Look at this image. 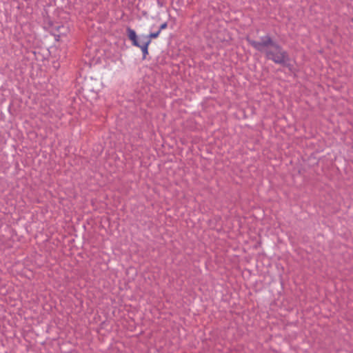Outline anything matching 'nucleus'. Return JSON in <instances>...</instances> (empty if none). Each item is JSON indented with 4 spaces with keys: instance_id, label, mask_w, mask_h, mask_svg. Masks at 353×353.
Wrapping results in <instances>:
<instances>
[{
    "instance_id": "1",
    "label": "nucleus",
    "mask_w": 353,
    "mask_h": 353,
    "mask_svg": "<svg viewBox=\"0 0 353 353\" xmlns=\"http://www.w3.org/2000/svg\"><path fill=\"white\" fill-rule=\"evenodd\" d=\"M248 41L254 49L263 53L266 59L272 60L275 63L285 65L290 60L287 52L268 35L261 37L259 41L252 39Z\"/></svg>"
},
{
    "instance_id": "2",
    "label": "nucleus",
    "mask_w": 353,
    "mask_h": 353,
    "mask_svg": "<svg viewBox=\"0 0 353 353\" xmlns=\"http://www.w3.org/2000/svg\"><path fill=\"white\" fill-rule=\"evenodd\" d=\"M127 32L128 38L132 41V45L141 48L143 52V59H145L146 55L148 54V48L151 42V39L158 37L160 34V30H158L157 32L150 33L147 36H142L143 41L141 43L139 42L137 34L134 30L128 28Z\"/></svg>"
},
{
    "instance_id": "3",
    "label": "nucleus",
    "mask_w": 353,
    "mask_h": 353,
    "mask_svg": "<svg viewBox=\"0 0 353 353\" xmlns=\"http://www.w3.org/2000/svg\"><path fill=\"white\" fill-rule=\"evenodd\" d=\"M166 28H167V23H162L161 25L160 28H159V30H160V32H161L162 30H163V29H165Z\"/></svg>"
}]
</instances>
